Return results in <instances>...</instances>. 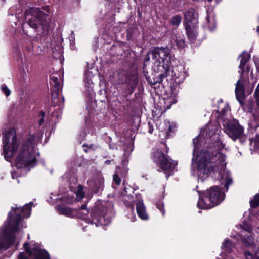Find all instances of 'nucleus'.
I'll return each instance as SVG.
<instances>
[{
    "label": "nucleus",
    "mask_w": 259,
    "mask_h": 259,
    "mask_svg": "<svg viewBox=\"0 0 259 259\" xmlns=\"http://www.w3.org/2000/svg\"><path fill=\"white\" fill-rule=\"evenodd\" d=\"M58 213L70 218H75L76 209L65 206L64 204L58 205L56 207Z\"/></svg>",
    "instance_id": "nucleus-17"
},
{
    "label": "nucleus",
    "mask_w": 259,
    "mask_h": 259,
    "mask_svg": "<svg viewBox=\"0 0 259 259\" xmlns=\"http://www.w3.org/2000/svg\"><path fill=\"white\" fill-rule=\"evenodd\" d=\"M241 58L240 65L239 66V73L240 74V79L238 80L236 85L235 94L237 100L242 104L244 98V81L242 79L243 73L248 72L249 69L246 63L248 61L250 56L248 53L242 52L239 56Z\"/></svg>",
    "instance_id": "nucleus-9"
},
{
    "label": "nucleus",
    "mask_w": 259,
    "mask_h": 259,
    "mask_svg": "<svg viewBox=\"0 0 259 259\" xmlns=\"http://www.w3.org/2000/svg\"><path fill=\"white\" fill-rule=\"evenodd\" d=\"M40 133L29 135L22 144L18 138L16 131L11 128L3 136V154L7 161H10L13 155L18 151L15 164L17 171L11 172L13 179L26 174L36 165V156L39 155L36 144L40 139Z\"/></svg>",
    "instance_id": "nucleus-2"
},
{
    "label": "nucleus",
    "mask_w": 259,
    "mask_h": 259,
    "mask_svg": "<svg viewBox=\"0 0 259 259\" xmlns=\"http://www.w3.org/2000/svg\"><path fill=\"white\" fill-rule=\"evenodd\" d=\"M50 79L51 83L53 86L52 91V97L53 99H56L59 95L60 84L58 81V77L56 76L51 75Z\"/></svg>",
    "instance_id": "nucleus-20"
},
{
    "label": "nucleus",
    "mask_w": 259,
    "mask_h": 259,
    "mask_svg": "<svg viewBox=\"0 0 259 259\" xmlns=\"http://www.w3.org/2000/svg\"><path fill=\"white\" fill-rule=\"evenodd\" d=\"M110 148H112V149H113V147H112L111 146H110Z\"/></svg>",
    "instance_id": "nucleus-46"
},
{
    "label": "nucleus",
    "mask_w": 259,
    "mask_h": 259,
    "mask_svg": "<svg viewBox=\"0 0 259 259\" xmlns=\"http://www.w3.org/2000/svg\"><path fill=\"white\" fill-rule=\"evenodd\" d=\"M17 259H28L24 252H21L19 254Z\"/></svg>",
    "instance_id": "nucleus-35"
},
{
    "label": "nucleus",
    "mask_w": 259,
    "mask_h": 259,
    "mask_svg": "<svg viewBox=\"0 0 259 259\" xmlns=\"http://www.w3.org/2000/svg\"><path fill=\"white\" fill-rule=\"evenodd\" d=\"M163 124L164 127L161 128V132H164L166 134L167 136H168V133L172 132L176 127L175 124L172 123L171 124L169 121L167 120H164Z\"/></svg>",
    "instance_id": "nucleus-24"
},
{
    "label": "nucleus",
    "mask_w": 259,
    "mask_h": 259,
    "mask_svg": "<svg viewBox=\"0 0 259 259\" xmlns=\"http://www.w3.org/2000/svg\"><path fill=\"white\" fill-rule=\"evenodd\" d=\"M256 31L258 33V34H259V26L257 27V29H256Z\"/></svg>",
    "instance_id": "nucleus-44"
},
{
    "label": "nucleus",
    "mask_w": 259,
    "mask_h": 259,
    "mask_svg": "<svg viewBox=\"0 0 259 259\" xmlns=\"http://www.w3.org/2000/svg\"><path fill=\"white\" fill-rule=\"evenodd\" d=\"M88 120H89L88 117H86L85 118V121L86 123L88 122Z\"/></svg>",
    "instance_id": "nucleus-42"
},
{
    "label": "nucleus",
    "mask_w": 259,
    "mask_h": 259,
    "mask_svg": "<svg viewBox=\"0 0 259 259\" xmlns=\"http://www.w3.org/2000/svg\"><path fill=\"white\" fill-rule=\"evenodd\" d=\"M151 61L152 63V69L157 73L156 80H151L147 78L148 82L151 84H156L162 81L163 78L167 77L173 64L176 61L170 50L167 47H157L151 50L147 54L144 62V67L148 64Z\"/></svg>",
    "instance_id": "nucleus-4"
},
{
    "label": "nucleus",
    "mask_w": 259,
    "mask_h": 259,
    "mask_svg": "<svg viewBox=\"0 0 259 259\" xmlns=\"http://www.w3.org/2000/svg\"><path fill=\"white\" fill-rule=\"evenodd\" d=\"M84 84L87 88V92L91 95H92L93 91V81L92 78L94 74L91 71H87L85 73Z\"/></svg>",
    "instance_id": "nucleus-19"
},
{
    "label": "nucleus",
    "mask_w": 259,
    "mask_h": 259,
    "mask_svg": "<svg viewBox=\"0 0 259 259\" xmlns=\"http://www.w3.org/2000/svg\"><path fill=\"white\" fill-rule=\"evenodd\" d=\"M254 96L256 99V103L259 106V84L257 86L254 93Z\"/></svg>",
    "instance_id": "nucleus-31"
},
{
    "label": "nucleus",
    "mask_w": 259,
    "mask_h": 259,
    "mask_svg": "<svg viewBox=\"0 0 259 259\" xmlns=\"http://www.w3.org/2000/svg\"><path fill=\"white\" fill-rule=\"evenodd\" d=\"M32 205V203H29L23 207L17 205L11 207L7 220L0 228V251L18 245L19 240L16 239L15 235L21 228L26 227L22 216L24 218L30 217Z\"/></svg>",
    "instance_id": "nucleus-3"
},
{
    "label": "nucleus",
    "mask_w": 259,
    "mask_h": 259,
    "mask_svg": "<svg viewBox=\"0 0 259 259\" xmlns=\"http://www.w3.org/2000/svg\"><path fill=\"white\" fill-rule=\"evenodd\" d=\"M111 161L110 160H106L105 161V163L107 164H110L111 163Z\"/></svg>",
    "instance_id": "nucleus-41"
},
{
    "label": "nucleus",
    "mask_w": 259,
    "mask_h": 259,
    "mask_svg": "<svg viewBox=\"0 0 259 259\" xmlns=\"http://www.w3.org/2000/svg\"><path fill=\"white\" fill-rule=\"evenodd\" d=\"M243 254L245 259H259V248L254 247L252 252L248 249H245Z\"/></svg>",
    "instance_id": "nucleus-21"
},
{
    "label": "nucleus",
    "mask_w": 259,
    "mask_h": 259,
    "mask_svg": "<svg viewBox=\"0 0 259 259\" xmlns=\"http://www.w3.org/2000/svg\"><path fill=\"white\" fill-rule=\"evenodd\" d=\"M234 246L235 244L232 243L227 239H225L221 246L223 250L221 255L222 259H235L232 254Z\"/></svg>",
    "instance_id": "nucleus-16"
},
{
    "label": "nucleus",
    "mask_w": 259,
    "mask_h": 259,
    "mask_svg": "<svg viewBox=\"0 0 259 259\" xmlns=\"http://www.w3.org/2000/svg\"><path fill=\"white\" fill-rule=\"evenodd\" d=\"M136 220V217L134 216L133 218L132 219V222H134Z\"/></svg>",
    "instance_id": "nucleus-43"
},
{
    "label": "nucleus",
    "mask_w": 259,
    "mask_h": 259,
    "mask_svg": "<svg viewBox=\"0 0 259 259\" xmlns=\"http://www.w3.org/2000/svg\"><path fill=\"white\" fill-rule=\"evenodd\" d=\"M253 59L256 67V69L258 71H259V59L257 58H254Z\"/></svg>",
    "instance_id": "nucleus-36"
},
{
    "label": "nucleus",
    "mask_w": 259,
    "mask_h": 259,
    "mask_svg": "<svg viewBox=\"0 0 259 259\" xmlns=\"http://www.w3.org/2000/svg\"><path fill=\"white\" fill-rule=\"evenodd\" d=\"M250 203L252 208H256L259 206V193L254 196V199L250 200Z\"/></svg>",
    "instance_id": "nucleus-26"
},
{
    "label": "nucleus",
    "mask_w": 259,
    "mask_h": 259,
    "mask_svg": "<svg viewBox=\"0 0 259 259\" xmlns=\"http://www.w3.org/2000/svg\"><path fill=\"white\" fill-rule=\"evenodd\" d=\"M45 116V113L44 112L42 111H41L39 114V117L40 118V119L39 120V121H38V123H39V125H41L42 124V123H44V117Z\"/></svg>",
    "instance_id": "nucleus-32"
},
{
    "label": "nucleus",
    "mask_w": 259,
    "mask_h": 259,
    "mask_svg": "<svg viewBox=\"0 0 259 259\" xmlns=\"http://www.w3.org/2000/svg\"><path fill=\"white\" fill-rule=\"evenodd\" d=\"M221 128L217 124H208L193 139L194 150L191 172L203 182L209 176L218 179L227 191L233 181L230 173L226 170L227 149L220 136ZM223 188L212 186L202 194H199L197 207L210 209L225 199Z\"/></svg>",
    "instance_id": "nucleus-1"
},
{
    "label": "nucleus",
    "mask_w": 259,
    "mask_h": 259,
    "mask_svg": "<svg viewBox=\"0 0 259 259\" xmlns=\"http://www.w3.org/2000/svg\"><path fill=\"white\" fill-rule=\"evenodd\" d=\"M137 83V79L135 76H133L132 77L127 79L125 82V84H127L128 87L129 93L132 94L133 92L134 89L136 87Z\"/></svg>",
    "instance_id": "nucleus-23"
},
{
    "label": "nucleus",
    "mask_w": 259,
    "mask_h": 259,
    "mask_svg": "<svg viewBox=\"0 0 259 259\" xmlns=\"http://www.w3.org/2000/svg\"><path fill=\"white\" fill-rule=\"evenodd\" d=\"M1 89L7 97L10 95L11 91L6 85H2L1 87Z\"/></svg>",
    "instance_id": "nucleus-29"
},
{
    "label": "nucleus",
    "mask_w": 259,
    "mask_h": 259,
    "mask_svg": "<svg viewBox=\"0 0 259 259\" xmlns=\"http://www.w3.org/2000/svg\"><path fill=\"white\" fill-rule=\"evenodd\" d=\"M181 17L179 15H176L171 18L170 22L174 26H178L181 22Z\"/></svg>",
    "instance_id": "nucleus-27"
},
{
    "label": "nucleus",
    "mask_w": 259,
    "mask_h": 259,
    "mask_svg": "<svg viewBox=\"0 0 259 259\" xmlns=\"http://www.w3.org/2000/svg\"><path fill=\"white\" fill-rule=\"evenodd\" d=\"M92 146H93V145H91V146H90V148H92Z\"/></svg>",
    "instance_id": "nucleus-48"
},
{
    "label": "nucleus",
    "mask_w": 259,
    "mask_h": 259,
    "mask_svg": "<svg viewBox=\"0 0 259 259\" xmlns=\"http://www.w3.org/2000/svg\"><path fill=\"white\" fill-rule=\"evenodd\" d=\"M18 13H19V12H17V13H15V15H17Z\"/></svg>",
    "instance_id": "nucleus-47"
},
{
    "label": "nucleus",
    "mask_w": 259,
    "mask_h": 259,
    "mask_svg": "<svg viewBox=\"0 0 259 259\" xmlns=\"http://www.w3.org/2000/svg\"><path fill=\"white\" fill-rule=\"evenodd\" d=\"M157 208L161 211L162 215H164L165 214V211L164 209V204L163 202H159L157 204Z\"/></svg>",
    "instance_id": "nucleus-30"
},
{
    "label": "nucleus",
    "mask_w": 259,
    "mask_h": 259,
    "mask_svg": "<svg viewBox=\"0 0 259 259\" xmlns=\"http://www.w3.org/2000/svg\"><path fill=\"white\" fill-rule=\"evenodd\" d=\"M241 241L247 248L252 247L253 249L254 247H256L253 237L251 235H242L241 236Z\"/></svg>",
    "instance_id": "nucleus-22"
},
{
    "label": "nucleus",
    "mask_w": 259,
    "mask_h": 259,
    "mask_svg": "<svg viewBox=\"0 0 259 259\" xmlns=\"http://www.w3.org/2000/svg\"><path fill=\"white\" fill-rule=\"evenodd\" d=\"M185 25L187 35L192 42L195 41L197 36L198 14L193 9L188 10L185 14Z\"/></svg>",
    "instance_id": "nucleus-10"
},
{
    "label": "nucleus",
    "mask_w": 259,
    "mask_h": 259,
    "mask_svg": "<svg viewBox=\"0 0 259 259\" xmlns=\"http://www.w3.org/2000/svg\"><path fill=\"white\" fill-rule=\"evenodd\" d=\"M26 19L32 28L35 29L39 35H44L48 30L49 23L44 14L38 8H32L26 12Z\"/></svg>",
    "instance_id": "nucleus-7"
},
{
    "label": "nucleus",
    "mask_w": 259,
    "mask_h": 259,
    "mask_svg": "<svg viewBox=\"0 0 259 259\" xmlns=\"http://www.w3.org/2000/svg\"><path fill=\"white\" fill-rule=\"evenodd\" d=\"M222 0H205L207 3L205 20L203 21V27L210 31H213L216 28L215 15L213 11V8L219 2Z\"/></svg>",
    "instance_id": "nucleus-11"
},
{
    "label": "nucleus",
    "mask_w": 259,
    "mask_h": 259,
    "mask_svg": "<svg viewBox=\"0 0 259 259\" xmlns=\"http://www.w3.org/2000/svg\"><path fill=\"white\" fill-rule=\"evenodd\" d=\"M76 198L74 196V193L71 191L66 194H64L59 199L62 203V204H72L76 200L80 201L84 197V192L83 188L81 185H79L77 190L75 192Z\"/></svg>",
    "instance_id": "nucleus-14"
},
{
    "label": "nucleus",
    "mask_w": 259,
    "mask_h": 259,
    "mask_svg": "<svg viewBox=\"0 0 259 259\" xmlns=\"http://www.w3.org/2000/svg\"><path fill=\"white\" fill-rule=\"evenodd\" d=\"M113 181L117 184L119 185L120 184V179L117 174H114L113 177Z\"/></svg>",
    "instance_id": "nucleus-33"
},
{
    "label": "nucleus",
    "mask_w": 259,
    "mask_h": 259,
    "mask_svg": "<svg viewBox=\"0 0 259 259\" xmlns=\"http://www.w3.org/2000/svg\"><path fill=\"white\" fill-rule=\"evenodd\" d=\"M133 148H134V146H133V145L132 144V143L128 144L126 146V148L124 150V154L125 155V156L129 155L130 154V153H131L132 152V151L133 150Z\"/></svg>",
    "instance_id": "nucleus-28"
},
{
    "label": "nucleus",
    "mask_w": 259,
    "mask_h": 259,
    "mask_svg": "<svg viewBox=\"0 0 259 259\" xmlns=\"http://www.w3.org/2000/svg\"><path fill=\"white\" fill-rule=\"evenodd\" d=\"M254 145L256 149L259 150V134L256 136V138L254 141Z\"/></svg>",
    "instance_id": "nucleus-34"
},
{
    "label": "nucleus",
    "mask_w": 259,
    "mask_h": 259,
    "mask_svg": "<svg viewBox=\"0 0 259 259\" xmlns=\"http://www.w3.org/2000/svg\"><path fill=\"white\" fill-rule=\"evenodd\" d=\"M112 208L111 203L98 200L92 209L90 217H89L87 206L83 204L80 208L76 209L75 218L82 219L87 223L95 224L96 226H106L111 221Z\"/></svg>",
    "instance_id": "nucleus-5"
},
{
    "label": "nucleus",
    "mask_w": 259,
    "mask_h": 259,
    "mask_svg": "<svg viewBox=\"0 0 259 259\" xmlns=\"http://www.w3.org/2000/svg\"><path fill=\"white\" fill-rule=\"evenodd\" d=\"M23 248L31 259H50L48 251L41 248L37 244L33 243L30 246L28 243L25 242L23 244Z\"/></svg>",
    "instance_id": "nucleus-13"
},
{
    "label": "nucleus",
    "mask_w": 259,
    "mask_h": 259,
    "mask_svg": "<svg viewBox=\"0 0 259 259\" xmlns=\"http://www.w3.org/2000/svg\"><path fill=\"white\" fill-rule=\"evenodd\" d=\"M229 111L227 104H224L223 107L221 109L219 108L218 112L220 114L219 119L222 121L225 132L233 140L236 141L239 139L241 142L244 140V129L235 119L227 118L226 113Z\"/></svg>",
    "instance_id": "nucleus-6"
},
{
    "label": "nucleus",
    "mask_w": 259,
    "mask_h": 259,
    "mask_svg": "<svg viewBox=\"0 0 259 259\" xmlns=\"http://www.w3.org/2000/svg\"><path fill=\"white\" fill-rule=\"evenodd\" d=\"M245 230L249 233H251L252 231V228L250 227H247V228L245 229Z\"/></svg>",
    "instance_id": "nucleus-38"
},
{
    "label": "nucleus",
    "mask_w": 259,
    "mask_h": 259,
    "mask_svg": "<svg viewBox=\"0 0 259 259\" xmlns=\"http://www.w3.org/2000/svg\"><path fill=\"white\" fill-rule=\"evenodd\" d=\"M127 188L123 190L121 193V197L126 205V206L130 207L132 210H134V206L135 203L136 205V211L138 217L143 220H147L148 219V215L146 210V207L144 204L142 196L140 194L135 195L134 197L133 195H127Z\"/></svg>",
    "instance_id": "nucleus-8"
},
{
    "label": "nucleus",
    "mask_w": 259,
    "mask_h": 259,
    "mask_svg": "<svg viewBox=\"0 0 259 259\" xmlns=\"http://www.w3.org/2000/svg\"><path fill=\"white\" fill-rule=\"evenodd\" d=\"M153 159L154 161L164 171H173L178 164L177 161L166 158L165 154L159 149L154 151Z\"/></svg>",
    "instance_id": "nucleus-12"
},
{
    "label": "nucleus",
    "mask_w": 259,
    "mask_h": 259,
    "mask_svg": "<svg viewBox=\"0 0 259 259\" xmlns=\"http://www.w3.org/2000/svg\"><path fill=\"white\" fill-rule=\"evenodd\" d=\"M166 177L167 178H168V176L167 175V174H166Z\"/></svg>",
    "instance_id": "nucleus-45"
},
{
    "label": "nucleus",
    "mask_w": 259,
    "mask_h": 259,
    "mask_svg": "<svg viewBox=\"0 0 259 259\" xmlns=\"http://www.w3.org/2000/svg\"><path fill=\"white\" fill-rule=\"evenodd\" d=\"M177 93L176 91L171 90L170 92L166 94L163 98V101L164 104V108L165 109H168L171 106L176 103Z\"/></svg>",
    "instance_id": "nucleus-18"
},
{
    "label": "nucleus",
    "mask_w": 259,
    "mask_h": 259,
    "mask_svg": "<svg viewBox=\"0 0 259 259\" xmlns=\"http://www.w3.org/2000/svg\"><path fill=\"white\" fill-rule=\"evenodd\" d=\"M187 76V71L183 65L180 64L172 68V77L176 84L182 83Z\"/></svg>",
    "instance_id": "nucleus-15"
},
{
    "label": "nucleus",
    "mask_w": 259,
    "mask_h": 259,
    "mask_svg": "<svg viewBox=\"0 0 259 259\" xmlns=\"http://www.w3.org/2000/svg\"><path fill=\"white\" fill-rule=\"evenodd\" d=\"M149 126H150V130H149V133H151H151H152V132H153V128H152L151 127V126H150V123H149Z\"/></svg>",
    "instance_id": "nucleus-40"
},
{
    "label": "nucleus",
    "mask_w": 259,
    "mask_h": 259,
    "mask_svg": "<svg viewBox=\"0 0 259 259\" xmlns=\"http://www.w3.org/2000/svg\"><path fill=\"white\" fill-rule=\"evenodd\" d=\"M87 109L89 111V112L92 113V109H90L89 104L88 103L87 106Z\"/></svg>",
    "instance_id": "nucleus-39"
},
{
    "label": "nucleus",
    "mask_w": 259,
    "mask_h": 259,
    "mask_svg": "<svg viewBox=\"0 0 259 259\" xmlns=\"http://www.w3.org/2000/svg\"><path fill=\"white\" fill-rule=\"evenodd\" d=\"M85 133L84 132H82L80 134L79 137L80 140H83L85 137Z\"/></svg>",
    "instance_id": "nucleus-37"
},
{
    "label": "nucleus",
    "mask_w": 259,
    "mask_h": 259,
    "mask_svg": "<svg viewBox=\"0 0 259 259\" xmlns=\"http://www.w3.org/2000/svg\"><path fill=\"white\" fill-rule=\"evenodd\" d=\"M175 41L176 43V45L177 48L179 49H182L184 48L185 46V42L184 40L182 37L179 36H176V38L175 39Z\"/></svg>",
    "instance_id": "nucleus-25"
}]
</instances>
